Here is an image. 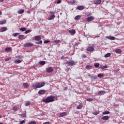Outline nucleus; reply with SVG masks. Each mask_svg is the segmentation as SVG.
<instances>
[{
  "instance_id": "nucleus-6",
  "label": "nucleus",
  "mask_w": 124,
  "mask_h": 124,
  "mask_svg": "<svg viewBox=\"0 0 124 124\" xmlns=\"http://www.w3.org/2000/svg\"><path fill=\"white\" fill-rule=\"evenodd\" d=\"M31 46H33V44L31 43H27L24 44V47H31Z\"/></svg>"
},
{
  "instance_id": "nucleus-8",
  "label": "nucleus",
  "mask_w": 124,
  "mask_h": 124,
  "mask_svg": "<svg viewBox=\"0 0 124 124\" xmlns=\"http://www.w3.org/2000/svg\"><path fill=\"white\" fill-rule=\"evenodd\" d=\"M46 71L47 72V73H51V72H53V68L48 67L46 68Z\"/></svg>"
},
{
  "instance_id": "nucleus-3",
  "label": "nucleus",
  "mask_w": 124,
  "mask_h": 124,
  "mask_svg": "<svg viewBox=\"0 0 124 124\" xmlns=\"http://www.w3.org/2000/svg\"><path fill=\"white\" fill-rule=\"evenodd\" d=\"M66 63L69 66H73L75 64V62L73 61H68L66 62Z\"/></svg>"
},
{
  "instance_id": "nucleus-20",
  "label": "nucleus",
  "mask_w": 124,
  "mask_h": 124,
  "mask_svg": "<svg viewBox=\"0 0 124 124\" xmlns=\"http://www.w3.org/2000/svg\"><path fill=\"white\" fill-rule=\"evenodd\" d=\"M0 31L2 32H3V31H7V28H6V27H2L0 29Z\"/></svg>"
},
{
  "instance_id": "nucleus-56",
  "label": "nucleus",
  "mask_w": 124,
  "mask_h": 124,
  "mask_svg": "<svg viewBox=\"0 0 124 124\" xmlns=\"http://www.w3.org/2000/svg\"><path fill=\"white\" fill-rule=\"evenodd\" d=\"M95 36L96 37H99V35H96Z\"/></svg>"
},
{
  "instance_id": "nucleus-43",
  "label": "nucleus",
  "mask_w": 124,
  "mask_h": 124,
  "mask_svg": "<svg viewBox=\"0 0 124 124\" xmlns=\"http://www.w3.org/2000/svg\"><path fill=\"white\" fill-rule=\"evenodd\" d=\"M19 34H20L19 33H14L13 35H14V36L16 37V36H18V35H19Z\"/></svg>"
},
{
  "instance_id": "nucleus-42",
  "label": "nucleus",
  "mask_w": 124,
  "mask_h": 124,
  "mask_svg": "<svg viewBox=\"0 0 124 124\" xmlns=\"http://www.w3.org/2000/svg\"><path fill=\"white\" fill-rule=\"evenodd\" d=\"M31 30H27L26 31H25V33L26 34H27V33H29V32H31Z\"/></svg>"
},
{
  "instance_id": "nucleus-61",
  "label": "nucleus",
  "mask_w": 124,
  "mask_h": 124,
  "mask_svg": "<svg viewBox=\"0 0 124 124\" xmlns=\"http://www.w3.org/2000/svg\"><path fill=\"white\" fill-rule=\"evenodd\" d=\"M0 15H1V12L0 11Z\"/></svg>"
},
{
  "instance_id": "nucleus-39",
  "label": "nucleus",
  "mask_w": 124,
  "mask_h": 124,
  "mask_svg": "<svg viewBox=\"0 0 124 124\" xmlns=\"http://www.w3.org/2000/svg\"><path fill=\"white\" fill-rule=\"evenodd\" d=\"M86 67L87 69H88V70L92 69V66H90V65H86Z\"/></svg>"
},
{
  "instance_id": "nucleus-7",
  "label": "nucleus",
  "mask_w": 124,
  "mask_h": 124,
  "mask_svg": "<svg viewBox=\"0 0 124 124\" xmlns=\"http://www.w3.org/2000/svg\"><path fill=\"white\" fill-rule=\"evenodd\" d=\"M94 20V17L93 16H89L87 18V22H92V21H93Z\"/></svg>"
},
{
  "instance_id": "nucleus-15",
  "label": "nucleus",
  "mask_w": 124,
  "mask_h": 124,
  "mask_svg": "<svg viewBox=\"0 0 124 124\" xmlns=\"http://www.w3.org/2000/svg\"><path fill=\"white\" fill-rule=\"evenodd\" d=\"M35 40L36 41H39V40H40V39H41V37H40V36H36L35 37V38H34Z\"/></svg>"
},
{
  "instance_id": "nucleus-62",
  "label": "nucleus",
  "mask_w": 124,
  "mask_h": 124,
  "mask_svg": "<svg viewBox=\"0 0 124 124\" xmlns=\"http://www.w3.org/2000/svg\"><path fill=\"white\" fill-rule=\"evenodd\" d=\"M89 77H91V75H88Z\"/></svg>"
},
{
  "instance_id": "nucleus-12",
  "label": "nucleus",
  "mask_w": 124,
  "mask_h": 124,
  "mask_svg": "<svg viewBox=\"0 0 124 124\" xmlns=\"http://www.w3.org/2000/svg\"><path fill=\"white\" fill-rule=\"evenodd\" d=\"M69 32L71 34H75L76 33V31L75 30H70L69 31Z\"/></svg>"
},
{
  "instance_id": "nucleus-5",
  "label": "nucleus",
  "mask_w": 124,
  "mask_h": 124,
  "mask_svg": "<svg viewBox=\"0 0 124 124\" xmlns=\"http://www.w3.org/2000/svg\"><path fill=\"white\" fill-rule=\"evenodd\" d=\"M106 38L109 39V40H115V39H116L115 37L112 36H107L106 37Z\"/></svg>"
},
{
  "instance_id": "nucleus-32",
  "label": "nucleus",
  "mask_w": 124,
  "mask_h": 124,
  "mask_svg": "<svg viewBox=\"0 0 124 124\" xmlns=\"http://www.w3.org/2000/svg\"><path fill=\"white\" fill-rule=\"evenodd\" d=\"M31 104L30 101H26L25 102V106H29V105Z\"/></svg>"
},
{
  "instance_id": "nucleus-2",
  "label": "nucleus",
  "mask_w": 124,
  "mask_h": 124,
  "mask_svg": "<svg viewBox=\"0 0 124 124\" xmlns=\"http://www.w3.org/2000/svg\"><path fill=\"white\" fill-rule=\"evenodd\" d=\"M45 86V83L44 82H38L33 84L32 86V88H33L34 89H39L40 88H42Z\"/></svg>"
},
{
  "instance_id": "nucleus-14",
  "label": "nucleus",
  "mask_w": 124,
  "mask_h": 124,
  "mask_svg": "<svg viewBox=\"0 0 124 124\" xmlns=\"http://www.w3.org/2000/svg\"><path fill=\"white\" fill-rule=\"evenodd\" d=\"M98 94L99 95H103V94H105V91H100L98 93Z\"/></svg>"
},
{
  "instance_id": "nucleus-18",
  "label": "nucleus",
  "mask_w": 124,
  "mask_h": 124,
  "mask_svg": "<svg viewBox=\"0 0 124 124\" xmlns=\"http://www.w3.org/2000/svg\"><path fill=\"white\" fill-rule=\"evenodd\" d=\"M66 114H67L66 112L61 113L60 114V117H64L65 116H66Z\"/></svg>"
},
{
  "instance_id": "nucleus-19",
  "label": "nucleus",
  "mask_w": 124,
  "mask_h": 124,
  "mask_svg": "<svg viewBox=\"0 0 124 124\" xmlns=\"http://www.w3.org/2000/svg\"><path fill=\"white\" fill-rule=\"evenodd\" d=\"M115 52L117 54H121L122 53V50L121 49H115Z\"/></svg>"
},
{
  "instance_id": "nucleus-60",
  "label": "nucleus",
  "mask_w": 124,
  "mask_h": 124,
  "mask_svg": "<svg viewBox=\"0 0 124 124\" xmlns=\"http://www.w3.org/2000/svg\"><path fill=\"white\" fill-rule=\"evenodd\" d=\"M23 117H26V114H24Z\"/></svg>"
},
{
  "instance_id": "nucleus-22",
  "label": "nucleus",
  "mask_w": 124,
  "mask_h": 124,
  "mask_svg": "<svg viewBox=\"0 0 124 124\" xmlns=\"http://www.w3.org/2000/svg\"><path fill=\"white\" fill-rule=\"evenodd\" d=\"M108 68V66L105 65H104V66H102V65H101L100 67H99V68L100 69H105V68Z\"/></svg>"
},
{
  "instance_id": "nucleus-31",
  "label": "nucleus",
  "mask_w": 124,
  "mask_h": 124,
  "mask_svg": "<svg viewBox=\"0 0 124 124\" xmlns=\"http://www.w3.org/2000/svg\"><path fill=\"white\" fill-rule=\"evenodd\" d=\"M26 30L27 28H21L19 29V31H26Z\"/></svg>"
},
{
  "instance_id": "nucleus-40",
  "label": "nucleus",
  "mask_w": 124,
  "mask_h": 124,
  "mask_svg": "<svg viewBox=\"0 0 124 124\" xmlns=\"http://www.w3.org/2000/svg\"><path fill=\"white\" fill-rule=\"evenodd\" d=\"M54 43H56V44H58V43H60L61 42V41L60 40H56L54 41Z\"/></svg>"
},
{
  "instance_id": "nucleus-59",
  "label": "nucleus",
  "mask_w": 124,
  "mask_h": 124,
  "mask_svg": "<svg viewBox=\"0 0 124 124\" xmlns=\"http://www.w3.org/2000/svg\"><path fill=\"white\" fill-rule=\"evenodd\" d=\"M3 0H0V1L2 2Z\"/></svg>"
},
{
  "instance_id": "nucleus-36",
  "label": "nucleus",
  "mask_w": 124,
  "mask_h": 124,
  "mask_svg": "<svg viewBox=\"0 0 124 124\" xmlns=\"http://www.w3.org/2000/svg\"><path fill=\"white\" fill-rule=\"evenodd\" d=\"M13 110L14 111H18V110H19V108L17 107H14L13 108Z\"/></svg>"
},
{
  "instance_id": "nucleus-33",
  "label": "nucleus",
  "mask_w": 124,
  "mask_h": 124,
  "mask_svg": "<svg viewBox=\"0 0 124 124\" xmlns=\"http://www.w3.org/2000/svg\"><path fill=\"white\" fill-rule=\"evenodd\" d=\"M4 24H6V20H2L0 21V25H3Z\"/></svg>"
},
{
  "instance_id": "nucleus-4",
  "label": "nucleus",
  "mask_w": 124,
  "mask_h": 124,
  "mask_svg": "<svg viewBox=\"0 0 124 124\" xmlns=\"http://www.w3.org/2000/svg\"><path fill=\"white\" fill-rule=\"evenodd\" d=\"M93 50H94V48L93 46H89L86 49V50L88 51V52H93Z\"/></svg>"
},
{
  "instance_id": "nucleus-63",
  "label": "nucleus",
  "mask_w": 124,
  "mask_h": 124,
  "mask_svg": "<svg viewBox=\"0 0 124 124\" xmlns=\"http://www.w3.org/2000/svg\"><path fill=\"white\" fill-rule=\"evenodd\" d=\"M0 124H3L2 123H0Z\"/></svg>"
},
{
  "instance_id": "nucleus-25",
  "label": "nucleus",
  "mask_w": 124,
  "mask_h": 124,
  "mask_svg": "<svg viewBox=\"0 0 124 124\" xmlns=\"http://www.w3.org/2000/svg\"><path fill=\"white\" fill-rule=\"evenodd\" d=\"M24 38H25V35H19L18 36L19 39H24Z\"/></svg>"
},
{
  "instance_id": "nucleus-9",
  "label": "nucleus",
  "mask_w": 124,
  "mask_h": 124,
  "mask_svg": "<svg viewBox=\"0 0 124 124\" xmlns=\"http://www.w3.org/2000/svg\"><path fill=\"white\" fill-rule=\"evenodd\" d=\"M101 2H102L101 0H95L94 1V4H96L97 5H99V4H100Z\"/></svg>"
},
{
  "instance_id": "nucleus-46",
  "label": "nucleus",
  "mask_w": 124,
  "mask_h": 124,
  "mask_svg": "<svg viewBox=\"0 0 124 124\" xmlns=\"http://www.w3.org/2000/svg\"><path fill=\"white\" fill-rule=\"evenodd\" d=\"M93 114V115H98V114H99V111L94 112Z\"/></svg>"
},
{
  "instance_id": "nucleus-27",
  "label": "nucleus",
  "mask_w": 124,
  "mask_h": 124,
  "mask_svg": "<svg viewBox=\"0 0 124 124\" xmlns=\"http://www.w3.org/2000/svg\"><path fill=\"white\" fill-rule=\"evenodd\" d=\"M69 2H70V3H71V4H74L75 3V2H76V0H70Z\"/></svg>"
},
{
  "instance_id": "nucleus-24",
  "label": "nucleus",
  "mask_w": 124,
  "mask_h": 124,
  "mask_svg": "<svg viewBox=\"0 0 124 124\" xmlns=\"http://www.w3.org/2000/svg\"><path fill=\"white\" fill-rule=\"evenodd\" d=\"M103 115H109V114H110V111H104L103 113H102Z\"/></svg>"
},
{
  "instance_id": "nucleus-29",
  "label": "nucleus",
  "mask_w": 124,
  "mask_h": 124,
  "mask_svg": "<svg viewBox=\"0 0 124 124\" xmlns=\"http://www.w3.org/2000/svg\"><path fill=\"white\" fill-rule=\"evenodd\" d=\"M24 11L23 9H21L18 11L17 13H18V14H23V13H24Z\"/></svg>"
},
{
  "instance_id": "nucleus-10",
  "label": "nucleus",
  "mask_w": 124,
  "mask_h": 124,
  "mask_svg": "<svg viewBox=\"0 0 124 124\" xmlns=\"http://www.w3.org/2000/svg\"><path fill=\"white\" fill-rule=\"evenodd\" d=\"M101 120H102L103 121H108L109 120V116H103L101 118Z\"/></svg>"
},
{
  "instance_id": "nucleus-11",
  "label": "nucleus",
  "mask_w": 124,
  "mask_h": 124,
  "mask_svg": "<svg viewBox=\"0 0 124 124\" xmlns=\"http://www.w3.org/2000/svg\"><path fill=\"white\" fill-rule=\"evenodd\" d=\"M46 93V91L44 90H41L40 91H39L38 92V93L39 94H44V93Z\"/></svg>"
},
{
  "instance_id": "nucleus-1",
  "label": "nucleus",
  "mask_w": 124,
  "mask_h": 124,
  "mask_svg": "<svg viewBox=\"0 0 124 124\" xmlns=\"http://www.w3.org/2000/svg\"><path fill=\"white\" fill-rule=\"evenodd\" d=\"M42 101L45 102V103H50L51 102H54L55 101V96L53 95H50L47 97L42 99Z\"/></svg>"
},
{
  "instance_id": "nucleus-16",
  "label": "nucleus",
  "mask_w": 124,
  "mask_h": 124,
  "mask_svg": "<svg viewBox=\"0 0 124 124\" xmlns=\"http://www.w3.org/2000/svg\"><path fill=\"white\" fill-rule=\"evenodd\" d=\"M77 9H78V10H83L85 9V7L83 6H79L77 7Z\"/></svg>"
},
{
  "instance_id": "nucleus-64",
  "label": "nucleus",
  "mask_w": 124,
  "mask_h": 124,
  "mask_svg": "<svg viewBox=\"0 0 124 124\" xmlns=\"http://www.w3.org/2000/svg\"><path fill=\"white\" fill-rule=\"evenodd\" d=\"M123 84H124V82Z\"/></svg>"
},
{
  "instance_id": "nucleus-53",
  "label": "nucleus",
  "mask_w": 124,
  "mask_h": 124,
  "mask_svg": "<svg viewBox=\"0 0 124 124\" xmlns=\"http://www.w3.org/2000/svg\"><path fill=\"white\" fill-rule=\"evenodd\" d=\"M43 124H50V122H45Z\"/></svg>"
},
{
  "instance_id": "nucleus-48",
  "label": "nucleus",
  "mask_w": 124,
  "mask_h": 124,
  "mask_svg": "<svg viewBox=\"0 0 124 124\" xmlns=\"http://www.w3.org/2000/svg\"><path fill=\"white\" fill-rule=\"evenodd\" d=\"M25 123H26V122H25L24 120H22V121H20V122L19 123V124H25Z\"/></svg>"
},
{
  "instance_id": "nucleus-41",
  "label": "nucleus",
  "mask_w": 124,
  "mask_h": 124,
  "mask_svg": "<svg viewBox=\"0 0 124 124\" xmlns=\"http://www.w3.org/2000/svg\"><path fill=\"white\" fill-rule=\"evenodd\" d=\"M86 100L87 101H93V99L92 98H88L86 99Z\"/></svg>"
},
{
  "instance_id": "nucleus-26",
  "label": "nucleus",
  "mask_w": 124,
  "mask_h": 124,
  "mask_svg": "<svg viewBox=\"0 0 124 124\" xmlns=\"http://www.w3.org/2000/svg\"><path fill=\"white\" fill-rule=\"evenodd\" d=\"M23 87L25 88V89H27L29 88V84L25 83L23 84Z\"/></svg>"
},
{
  "instance_id": "nucleus-13",
  "label": "nucleus",
  "mask_w": 124,
  "mask_h": 124,
  "mask_svg": "<svg viewBox=\"0 0 124 124\" xmlns=\"http://www.w3.org/2000/svg\"><path fill=\"white\" fill-rule=\"evenodd\" d=\"M84 106V104L83 103H80L79 105L77 107V109H82L83 108V106Z\"/></svg>"
},
{
  "instance_id": "nucleus-17",
  "label": "nucleus",
  "mask_w": 124,
  "mask_h": 124,
  "mask_svg": "<svg viewBox=\"0 0 124 124\" xmlns=\"http://www.w3.org/2000/svg\"><path fill=\"white\" fill-rule=\"evenodd\" d=\"M5 51H6V52H10L12 51V48L10 47H7L6 48H5Z\"/></svg>"
},
{
  "instance_id": "nucleus-58",
  "label": "nucleus",
  "mask_w": 124,
  "mask_h": 124,
  "mask_svg": "<svg viewBox=\"0 0 124 124\" xmlns=\"http://www.w3.org/2000/svg\"><path fill=\"white\" fill-rule=\"evenodd\" d=\"M0 119H1V115L0 114Z\"/></svg>"
},
{
  "instance_id": "nucleus-50",
  "label": "nucleus",
  "mask_w": 124,
  "mask_h": 124,
  "mask_svg": "<svg viewBox=\"0 0 124 124\" xmlns=\"http://www.w3.org/2000/svg\"><path fill=\"white\" fill-rule=\"evenodd\" d=\"M49 42H50V41L45 40L44 41V43L47 44V43H49Z\"/></svg>"
},
{
  "instance_id": "nucleus-23",
  "label": "nucleus",
  "mask_w": 124,
  "mask_h": 124,
  "mask_svg": "<svg viewBox=\"0 0 124 124\" xmlns=\"http://www.w3.org/2000/svg\"><path fill=\"white\" fill-rule=\"evenodd\" d=\"M79 19H81V16H77L75 17V20H76V21L79 20Z\"/></svg>"
},
{
  "instance_id": "nucleus-49",
  "label": "nucleus",
  "mask_w": 124,
  "mask_h": 124,
  "mask_svg": "<svg viewBox=\"0 0 124 124\" xmlns=\"http://www.w3.org/2000/svg\"><path fill=\"white\" fill-rule=\"evenodd\" d=\"M42 40H41L38 42H36V44H42Z\"/></svg>"
},
{
  "instance_id": "nucleus-35",
  "label": "nucleus",
  "mask_w": 124,
  "mask_h": 124,
  "mask_svg": "<svg viewBox=\"0 0 124 124\" xmlns=\"http://www.w3.org/2000/svg\"><path fill=\"white\" fill-rule=\"evenodd\" d=\"M98 78H102L104 77V75H103V74H98Z\"/></svg>"
},
{
  "instance_id": "nucleus-34",
  "label": "nucleus",
  "mask_w": 124,
  "mask_h": 124,
  "mask_svg": "<svg viewBox=\"0 0 124 124\" xmlns=\"http://www.w3.org/2000/svg\"><path fill=\"white\" fill-rule=\"evenodd\" d=\"M94 66H95V67H96V68L99 67V63H95L94 64Z\"/></svg>"
},
{
  "instance_id": "nucleus-45",
  "label": "nucleus",
  "mask_w": 124,
  "mask_h": 124,
  "mask_svg": "<svg viewBox=\"0 0 124 124\" xmlns=\"http://www.w3.org/2000/svg\"><path fill=\"white\" fill-rule=\"evenodd\" d=\"M29 124H36L35 121H31L30 122Z\"/></svg>"
},
{
  "instance_id": "nucleus-57",
  "label": "nucleus",
  "mask_w": 124,
  "mask_h": 124,
  "mask_svg": "<svg viewBox=\"0 0 124 124\" xmlns=\"http://www.w3.org/2000/svg\"><path fill=\"white\" fill-rule=\"evenodd\" d=\"M66 90H67V88H65L64 91H66Z\"/></svg>"
},
{
  "instance_id": "nucleus-37",
  "label": "nucleus",
  "mask_w": 124,
  "mask_h": 124,
  "mask_svg": "<svg viewBox=\"0 0 124 124\" xmlns=\"http://www.w3.org/2000/svg\"><path fill=\"white\" fill-rule=\"evenodd\" d=\"M45 63H46L45 61H41L39 62V64L41 65H44V64H45Z\"/></svg>"
},
{
  "instance_id": "nucleus-47",
  "label": "nucleus",
  "mask_w": 124,
  "mask_h": 124,
  "mask_svg": "<svg viewBox=\"0 0 124 124\" xmlns=\"http://www.w3.org/2000/svg\"><path fill=\"white\" fill-rule=\"evenodd\" d=\"M81 57L82 58H83V59H85V58H87V55H86V54H82Z\"/></svg>"
},
{
  "instance_id": "nucleus-52",
  "label": "nucleus",
  "mask_w": 124,
  "mask_h": 124,
  "mask_svg": "<svg viewBox=\"0 0 124 124\" xmlns=\"http://www.w3.org/2000/svg\"><path fill=\"white\" fill-rule=\"evenodd\" d=\"M87 17H90V16H91V14H88L87 15H86Z\"/></svg>"
},
{
  "instance_id": "nucleus-30",
  "label": "nucleus",
  "mask_w": 124,
  "mask_h": 124,
  "mask_svg": "<svg viewBox=\"0 0 124 124\" xmlns=\"http://www.w3.org/2000/svg\"><path fill=\"white\" fill-rule=\"evenodd\" d=\"M55 17V15H52L48 18V20H53V19H54Z\"/></svg>"
},
{
  "instance_id": "nucleus-54",
  "label": "nucleus",
  "mask_w": 124,
  "mask_h": 124,
  "mask_svg": "<svg viewBox=\"0 0 124 124\" xmlns=\"http://www.w3.org/2000/svg\"><path fill=\"white\" fill-rule=\"evenodd\" d=\"M77 45H78V43H75V46H77Z\"/></svg>"
},
{
  "instance_id": "nucleus-44",
  "label": "nucleus",
  "mask_w": 124,
  "mask_h": 124,
  "mask_svg": "<svg viewBox=\"0 0 124 124\" xmlns=\"http://www.w3.org/2000/svg\"><path fill=\"white\" fill-rule=\"evenodd\" d=\"M10 60H11V57H9L5 60V62H8Z\"/></svg>"
},
{
  "instance_id": "nucleus-38",
  "label": "nucleus",
  "mask_w": 124,
  "mask_h": 124,
  "mask_svg": "<svg viewBox=\"0 0 124 124\" xmlns=\"http://www.w3.org/2000/svg\"><path fill=\"white\" fill-rule=\"evenodd\" d=\"M91 79H97V76L96 75L92 76L91 77Z\"/></svg>"
},
{
  "instance_id": "nucleus-55",
  "label": "nucleus",
  "mask_w": 124,
  "mask_h": 124,
  "mask_svg": "<svg viewBox=\"0 0 124 124\" xmlns=\"http://www.w3.org/2000/svg\"><path fill=\"white\" fill-rule=\"evenodd\" d=\"M63 59H64V56H62V57H61V59H62V60H63Z\"/></svg>"
},
{
  "instance_id": "nucleus-28",
  "label": "nucleus",
  "mask_w": 124,
  "mask_h": 124,
  "mask_svg": "<svg viewBox=\"0 0 124 124\" xmlns=\"http://www.w3.org/2000/svg\"><path fill=\"white\" fill-rule=\"evenodd\" d=\"M111 56V53H108L104 55L105 58H109Z\"/></svg>"
},
{
  "instance_id": "nucleus-51",
  "label": "nucleus",
  "mask_w": 124,
  "mask_h": 124,
  "mask_svg": "<svg viewBox=\"0 0 124 124\" xmlns=\"http://www.w3.org/2000/svg\"><path fill=\"white\" fill-rule=\"evenodd\" d=\"M61 2H62V0H57V3L58 4L61 3Z\"/></svg>"
},
{
  "instance_id": "nucleus-21",
  "label": "nucleus",
  "mask_w": 124,
  "mask_h": 124,
  "mask_svg": "<svg viewBox=\"0 0 124 124\" xmlns=\"http://www.w3.org/2000/svg\"><path fill=\"white\" fill-rule=\"evenodd\" d=\"M22 61L19 59H16L14 61L15 63H21Z\"/></svg>"
}]
</instances>
